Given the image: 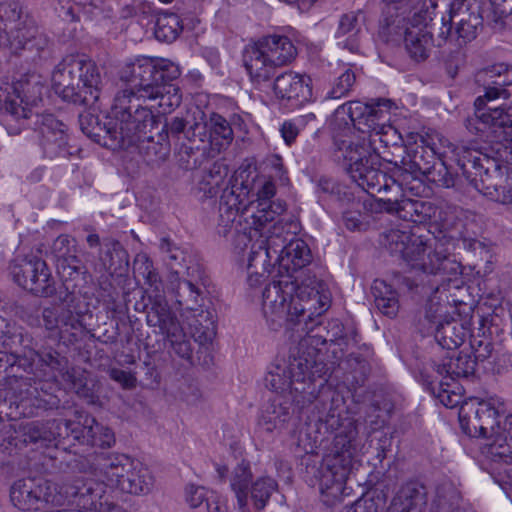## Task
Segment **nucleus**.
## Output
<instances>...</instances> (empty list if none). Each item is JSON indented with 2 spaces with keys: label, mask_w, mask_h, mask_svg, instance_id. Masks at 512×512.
<instances>
[{
  "label": "nucleus",
  "mask_w": 512,
  "mask_h": 512,
  "mask_svg": "<svg viewBox=\"0 0 512 512\" xmlns=\"http://www.w3.org/2000/svg\"><path fill=\"white\" fill-rule=\"evenodd\" d=\"M130 471V479L124 484V492L129 494H147L153 486V476L149 469L139 461H135Z\"/></svg>",
  "instance_id": "nucleus-50"
},
{
  "label": "nucleus",
  "mask_w": 512,
  "mask_h": 512,
  "mask_svg": "<svg viewBox=\"0 0 512 512\" xmlns=\"http://www.w3.org/2000/svg\"><path fill=\"white\" fill-rule=\"evenodd\" d=\"M365 23V12L361 9L340 16L335 37L338 45L351 53L360 51V35Z\"/></svg>",
  "instance_id": "nucleus-32"
},
{
  "label": "nucleus",
  "mask_w": 512,
  "mask_h": 512,
  "mask_svg": "<svg viewBox=\"0 0 512 512\" xmlns=\"http://www.w3.org/2000/svg\"><path fill=\"white\" fill-rule=\"evenodd\" d=\"M401 285H405L409 290L413 287V283L408 278L400 275L394 277L393 284L376 279L371 287L375 307L389 318L395 317L399 311L400 305L396 286L400 288Z\"/></svg>",
  "instance_id": "nucleus-29"
},
{
  "label": "nucleus",
  "mask_w": 512,
  "mask_h": 512,
  "mask_svg": "<svg viewBox=\"0 0 512 512\" xmlns=\"http://www.w3.org/2000/svg\"><path fill=\"white\" fill-rule=\"evenodd\" d=\"M101 75L96 64L80 56L65 57L52 73V87L63 100L93 105L100 98Z\"/></svg>",
  "instance_id": "nucleus-8"
},
{
  "label": "nucleus",
  "mask_w": 512,
  "mask_h": 512,
  "mask_svg": "<svg viewBox=\"0 0 512 512\" xmlns=\"http://www.w3.org/2000/svg\"><path fill=\"white\" fill-rule=\"evenodd\" d=\"M180 74L174 62L144 56L122 68L120 80L127 87L115 94L111 106L113 143L116 147L130 150L139 137L160 125L152 110L144 106L141 100L157 101L164 114L180 106L182 93L174 83Z\"/></svg>",
  "instance_id": "nucleus-2"
},
{
  "label": "nucleus",
  "mask_w": 512,
  "mask_h": 512,
  "mask_svg": "<svg viewBox=\"0 0 512 512\" xmlns=\"http://www.w3.org/2000/svg\"><path fill=\"white\" fill-rule=\"evenodd\" d=\"M404 43L409 56L416 62L425 61L429 57L433 43L432 32L418 25L406 29Z\"/></svg>",
  "instance_id": "nucleus-39"
},
{
  "label": "nucleus",
  "mask_w": 512,
  "mask_h": 512,
  "mask_svg": "<svg viewBox=\"0 0 512 512\" xmlns=\"http://www.w3.org/2000/svg\"><path fill=\"white\" fill-rule=\"evenodd\" d=\"M447 158L448 157H440L433 164V167H431L423 174V177H425L429 182L436 184L438 187H453L455 185V178L447 166Z\"/></svg>",
  "instance_id": "nucleus-54"
},
{
  "label": "nucleus",
  "mask_w": 512,
  "mask_h": 512,
  "mask_svg": "<svg viewBox=\"0 0 512 512\" xmlns=\"http://www.w3.org/2000/svg\"><path fill=\"white\" fill-rule=\"evenodd\" d=\"M39 143L46 157L68 158L73 154L68 144L66 125L52 114H43L38 121Z\"/></svg>",
  "instance_id": "nucleus-21"
},
{
  "label": "nucleus",
  "mask_w": 512,
  "mask_h": 512,
  "mask_svg": "<svg viewBox=\"0 0 512 512\" xmlns=\"http://www.w3.org/2000/svg\"><path fill=\"white\" fill-rule=\"evenodd\" d=\"M48 482L42 478H26L16 481L10 491V499L15 507L23 511L38 510L50 500Z\"/></svg>",
  "instance_id": "nucleus-25"
},
{
  "label": "nucleus",
  "mask_w": 512,
  "mask_h": 512,
  "mask_svg": "<svg viewBox=\"0 0 512 512\" xmlns=\"http://www.w3.org/2000/svg\"><path fill=\"white\" fill-rule=\"evenodd\" d=\"M331 294L318 278H307L298 283L284 275L265 286L262 292V310L273 330L301 326L298 331L309 334L321 325V317L330 307Z\"/></svg>",
  "instance_id": "nucleus-4"
},
{
  "label": "nucleus",
  "mask_w": 512,
  "mask_h": 512,
  "mask_svg": "<svg viewBox=\"0 0 512 512\" xmlns=\"http://www.w3.org/2000/svg\"><path fill=\"white\" fill-rule=\"evenodd\" d=\"M283 233H280V240L277 243H281V246H276L278 253H272V258H275L278 263L279 273L285 272V277L290 280L298 279V283L301 280L307 278H317L315 275H310V269L307 267L312 263V252L308 244L302 239H291L287 244L286 238L283 237Z\"/></svg>",
  "instance_id": "nucleus-17"
},
{
  "label": "nucleus",
  "mask_w": 512,
  "mask_h": 512,
  "mask_svg": "<svg viewBox=\"0 0 512 512\" xmlns=\"http://www.w3.org/2000/svg\"><path fill=\"white\" fill-rule=\"evenodd\" d=\"M437 6V0H422L420 8L414 14L415 25L428 29V25L433 20Z\"/></svg>",
  "instance_id": "nucleus-63"
},
{
  "label": "nucleus",
  "mask_w": 512,
  "mask_h": 512,
  "mask_svg": "<svg viewBox=\"0 0 512 512\" xmlns=\"http://www.w3.org/2000/svg\"><path fill=\"white\" fill-rule=\"evenodd\" d=\"M432 389L433 393L445 407L454 408L460 403L461 396L458 393L450 390L449 380L441 378L438 383L437 390L435 387Z\"/></svg>",
  "instance_id": "nucleus-60"
},
{
  "label": "nucleus",
  "mask_w": 512,
  "mask_h": 512,
  "mask_svg": "<svg viewBox=\"0 0 512 512\" xmlns=\"http://www.w3.org/2000/svg\"><path fill=\"white\" fill-rule=\"evenodd\" d=\"M431 367L445 380L468 378L474 375L476 360H473L470 354L460 352L444 357L441 363L432 360Z\"/></svg>",
  "instance_id": "nucleus-34"
},
{
  "label": "nucleus",
  "mask_w": 512,
  "mask_h": 512,
  "mask_svg": "<svg viewBox=\"0 0 512 512\" xmlns=\"http://www.w3.org/2000/svg\"><path fill=\"white\" fill-rule=\"evenodd\" d=\"M307 344L304 338L297 354L270 366L265 385L277 395L262 409L259 426L270 433L290 419L292 404L299 411L311 407L310 417L319 431L335 433L331 452L324 458L321 485L339 492L358 455L356 421L348 415L344 397L327 383L326 365L316 358V350L300 351Z\"/></svg>",
  "instance_id": "nucleus-1"
},
{
  "label": "nucleus",
  "mask_w": 512,
  "mask_h": 512,
  "mask_svg": "<svg viewBox=\"0 0 512 512\" xmlns=\"http://www.w3.org/2000/svg\"><path fill=\"white\" fill-rule=\"evenodd\" d=\"M245 171L236 174L220 196V233L226 234L229 225H233L239 212L248 211L251 224L255 229H263L269 225L268 232L279 237L285 231L281 215L286 210L284 201L271 200L276 194V187L271 178L255 175L249 180L244 177Z\"/></svg>",
  "instance_id": "nucleus-5"
},
{
  "label": "nucleus",
  "mask_w": 512,
  "mask_h": 512,
  "mask_svg": "<svg viewBox=\"0 0 512 512\" xmlns=\"http://www.w3.org/2000/svg\"><path fill=\"white\" fill-rule=\"evenodd\" d=\"M84 10L92 19L97 21L113 17V7L111 3L105 0H91L84 7Z\"/></svg>",
  "instance_id": "nucleus-62"
},
{
  "label": "nucleus",
  "mask_w": 512,
  "mask_h": 512,
  "mask_svg": "<svg viewBox=\"0 0 512 512\" xmlns=\"http://www.w3.org/2000/svg\"><path fill=\"white\" fill-rule=\"evenodd\" d=\"M86 242L90 248L99 247L98 261L100 272L99 285L104 291L112 288L111 277L113 274H122L129 265V255L122 244L112 238L106 237L101 240L97 233H90L86 237Z\"/></svg>",
  "instance_id": "nucleus-16"
},
{
  "label": "nucleus",
  "mask_w": 512,
  "mask_h": 512,
  "mask_svg": "<svg viewBox=\"0 0 512 512\" xmlns=\"http://www.w3.org/2000/svg\"><path fill=\"white\" fill-rule=\"evenodd\" d=\"M474 82L479 89L478 92L482 91L483 94L475 99V114L465 120V127L470 133L480 135L491 143V139L488 137L490 125L485 123L481 116L487 115L488 102L510 97L507 87L512 85V66L506 63H496L479 69L474 75Z\"/></svg>",
  "instance_id": "nucleus-11"
},
{
  "label": "nucleus",
  "mask_w": 512,
  "mask_h": 512,
  "mask_svg": "<svg viewBox=\"0 0 512 512\" xmlns=\"http://www.w3.org/2000/svg\"><path fill=\"white\" fill-rule=\"evenodd\" d=\"M269 225H267L263 229H255L254 225L251 224V219L249 218L248 211L239 212V216L236 218L233 225H229L227 227L228 231L226 234L220 233V230H223L224 227H220V218L218 219L217 232L219 235L226 237L229 233H234L233 245L235 250L238 253H243L250 245V248L253 244L265 240L271 233L268 232Z\"/></svg>",
  "instance_id": "nucleus-30"
},
{
  "label": "nucleus",
  "mask_w": 512,
  "mask_h": 512,
  "mask_svg": "<svg viewBox=\"0 0 512 512\" xmlns=\"http://www.w3.org/2000/svg\"><path fill=\"white\" fill-rule=\"evenodd\" d=\"M483 453L493 462L512 464V414L505 418L502 431L491 437Z\"/></svg>",
  "instance_id": "nucleus-37"
},
{
  "label": "nucleus",
  "mask_w": 512,
  "mask_h": 512,
  "mask_svg": "<svg viewBox=\"0 0 512 512\" xmlns=\"http://www.w3.org/2000/svg\"><path fill=\"white\" fill-rule=\"evenodd\" d=\"M333 138L337 150L342 152L344 159L348 162L347 171L355 183H357L358 174L364 176L370 172V167L380 166V156L372 151L370 146L342 139L340 133Z\"/></svg>",
  "instance_id": "nucleus-23"
},
{
  "label": "nucleus",
  "mask_w": 512,
  "mask_h": 512,
  "mask_svg": "<svg viewBox=\"0 0 512 512\" xmlns=\"http://www.w3.org/2000/svg\"><path fill=\"white\" fill-rule=\"evenodd\" d=\"M375 210L396 214L405 221L422 223L431 218L433 207L430 202L406 198L401 193L376 199Z\"/></svg>",
  "instance_id": "nucleus-22"
},
{
  "label": "nucleus",
  "mask_w": 512,
  "mask_h": 512,
  "mask_svg": "<svg viewBox=\"0 0 512 512\" xmlns=\"http://www.w3.org/2000/svg\"><path fill=\"white\" fill-rule=\"evenodd\" d=\"M191 267H188V275L191 279H179L171 281L170 288L175 296L176 303L180 308L187 312L195 311V307L200 306L202 301V291L197 279L193 278V273H190ZM197 271L199 280H202L201 270L199 267L192 268V272Z\"/></svg>",
  "instance_id": "nucleus-33"
},
{
  "label": "nucleus",
  "mask_w": 512,
  "mask_h": 512,
  "mask_svg": "<svg viewBox=\"0 0 512 512\" xmlns=\"http://www.w3.org/2000/svg\"><path fill=\"white\" fill-rule=\"evenodd\" d=\"M130 149H135L143 160L152 167H159L170 155V142L165 127L149 130L147 134L139 137V141Z\"/></svg>",
  "instance_id": "nucleus-28"
},
{
  "label": "nucleus",
  "mask_w": 512,
  "mask_h": 512,
  "mask_svg": "<svg viewBox=\"0 0 512 512\" xmlns=\"http://www.w3.org/2000/svg\"><path fill=\"white\" fill-rule=\"evenodd\" d=\"M143 279L147 288L142 298V311L146 313L147 325L158 328L172 351L180 358L189 360L193 353L191 338L195 333L191 332L189 335L179 321L166 298L164 284L157 269L154 268Z\"/></svg>",
  "instance_id": "nucleus-7"
},
{
  "label": "nucleus",
  "mask_w": 512,
  "mask_h": 512,
  "mask_svg": "<svg viewBox=\"0 0 512 512\" xmlns=\"http://www.w3.org/2000/svg\"><path fill=\"white\" fill-rule=\"evenodd\" d=\"M438 141L440 142L441 146L447 150V157L457 162V165L466 177H471V159H473L475 155L477 156L479 151L466 146H455L445 138H439Z\"/></svg>",
  "instance_id": "nucleus-51"
},
{
  "label": "nucleus",
  "mask_w": 512,
  "mask_h": 512,
  "mask_svg": "<svg viewBox=\"0 0 512 512\" xmlns=\"http://www.w3.org/2000/svg\"><path fill=\"white\" fill-rule=\"evenodd\" d=\"M296 54V48L288 37L269 35L246 47L243 63L250 81L256 88L262 89L270 86L276 69L291 63Z\"/></svg>",
  "instance_id": "nucleus-9"
},
{
  "label": "nucleus",
  "mask_w": 512,
  "mask_h": 512,
  "mask_svg": "<svg viewBox=\"0 0 512 512\" xmlns=\"http://www.w3.org/2000/svg\"><path fill=\"white\" fill-rule=\"evenodd\" d=\"M501 413H504V403L500 398H471L459 411L461 429L471 437H486L494 432V427L498 424L497 418Z\"/></svg>",
  "instance_id": "nucleus-13"
},
{
  "label": "nucleus",
  "mask_w": 512,
  "mask_h": 512,
  "mask_svg": "<svg viewBox=\"0 0 512 512\" xmlns=\"http://www.w3.org/2000/svg\"><path fill=\"white\" fill-rule=\"evenodd\" d=\"M228 175V167L222 162H214L209 169L204 170L198 183V188L207 198L215 197Z\"/></svg>",
  "instance_id": "nucleus-49"
},
{
  "label": "nucleus",
  "mask_w": 512,
  "mask_h": 512,
  "mask_svg": "<svg viewBox=\"0 0 512 512\" xmlns=\"http://www.w3.org/2000/svg\"><path fill=\"white\" fill-rule=\"evenodd\" d=\"M440 157H447V150L440 143L437 146L434 141L430 143L422 139L421 144H416L407 150L401 162L403 170L416 179L433 167Z\"/></svg>",
  "instance_id": "nucleus-26"
},
{
  "label": "nucleus",
  "mask_w": 512,
  "mask_h": 512,
  "mask_svg": "<svg viewBox=\"0 0 512 512\" xmlns=\"http://www.w3.org/2000/svg\"><path fill=\"white\" fill-rule=\"evenodd\" d=\"M0 346L9 353L27 354L37 358L39 377L57 378L68 373V360L53 348L37 349L34 338L14 322L0 316ZM71 378V375H68Z\"/></svg>",
  "instance_id": "nucleus-10"
},
{
  "label": "nucleus",
  "mask_w": 512,
  "mask_h": 512,
  "mask_svg": "<svg viewBox=\"0 0 512 512\" xmlns=\"http://www.w3.org/2000/svg\"><path fill=\"white\" fill-rule=\"evenodd\" d=\"M379 167H370V172H367L364 176L358 174L357 185L370 193L376 191L378 193H390L391 196L401 194V184L394 178L387 176Z\"/></svg>",
  "instance_id": "nucleus-40"
},
{
  "label": "nucleus",
  "mask_w": 512,
  "mask_h": 512,
  "mask_svg": "<svg viewBox=\"0 0 512 512\" xmlns=\"http://www.w3.org/2000/svg\"><path fill=\"white\" fill-rule=\"evenodd\" d=\"M84 424L71 420L53 419L47 422L33 421L20 427L21 437L26 444H33L37 447L58 448L62 440L72 437L78 442L81 441Z\"/></svg>",
  "instance_id": "nucleus-14"
},
{
  "label": "nucleus",
  "mask_w": 512,
  "mask_h": 512,
  "mask_svg": "<svg viewBox=\"0 0 512 512\" xmlns=\"http://www.w3.org/2000/svg\"><path fill=\"white\" fill-rule=\"evenodd\" d=\"M496 181L483 179V193L512 210V169L508 166H496Z\"/></svg>",
  "instance_id": "nucleus-38"
},
{
  "label": "nucleus",
  "mask_w": 512,
  "mask_h": 512,
  "mask_svg": "<svg viewBox=\"0 0 512 512\" xmlns=\"http://www.w3.org/2000/svg\"><path fill=\"white\" fill-rule=\"evenodd\" d=\"M273 90L278 99L287 101L293 106H302L313 100L312 81L305 74L284 72L276 76Z\"/></svg>",
  "instance_id": "nucleus-24"
},
{
  "label": "nucleus",
  "mask_w": 512,
  "mask_h": 512,
  "mask_svg": "<svg viewBox=\"0 0 512 512\" xmlns=\"http://www.w3.org/2000/svg\"><path fill=\"white\" fill-rule=\"evenodd\" d=\"M379 167H370V172H367L364 176L358 174L357 185L370 193L376 191L378 193H390L391 196L401 194V184L394 178L387 176Z\"/></svg>",
  "instance_id": "nucleus-41"
},
{
  "label": "nucleus",
  "mask_w": 512,
  "mask_h": 512,
  "mask_svg": "<svg viewBox=\"0 0 512 512\" xmlns=\"http://www.w3.org/2000/svg\"><path fill=\"white\" fill-rule=\"evenodd\" d=\"M277 487V482L270 477H259L254 481L250 486L249 491L255 509L263 510Z\"/></svg>",
  "instance_id": "nucleus-52"
},
{
  "label": "nucleus",
  "mask_w": 512,
  "mask_h": 512,
  "mask_svg": "<svg viewBox=\"0 0 512 512\" xmlns=\"http://www.w3.org/2000/svg\"><path fill=\"white\" fill-rule=\"evenodd\" d=\"M373 109L369 104L352 101L339 106L334 113L333 131L334 135L340 133L342 139L351 140L354 130L362 133L380 134L382 127L373 117Z\"/></svg>",
  "instance_id": "nucleus-18"
},
{
  "label": "nucleus",
  "mask_w": 512,
  "mask_h": 512,
  "mask_svg": "<svg viewBox=\"0 0 512 512\" xmlns=\"http://www.w3.org/2000/svg\"><path fill=\"white\" fill-rule=\"evenodd\" d=\"M426 505V487L417 481H409L400 486L387 512H424Z\"/></svg>",
  "instance_id": "nucleus-31"
},
{
  "label": "nucleus",
  "mask_w": 512,
  "mask_h": 512,
  "mask_svg": "<svg viewBox=\"0 0 512 512\" xmlns=\"http://www.w3.org/2000/svg\"><path fill=\"white\" fill-rule=\"evenodd\" d=\"M14 281L35 296L51 297L56 294L55 280L47 263L36 257H26L11 268Z\"/></svg>",
  "instance_id": "nucleus-15"
},
{
  "label": "nucleus",
  "mask_w": 512,
  "mask_h": 512,
  "mask_svg": "<svg viewBox=\"0 0 512 512\" xmlns=\"http://www.w3.org/2000/svg\"><path fill=\"white\" fill-rule=\"evenodd\" d=\"M42 316L45 327L49 330L54 328H60L62 330L63 326L67 327L68 325H70L72 329H76L79 325L78 319H76L71 312H69L67 316L59 318L55 308H45Z\"/></svg>",
  "instance_id": "nucleus-59"
},
{
  "label": "nucleus",
  "mask_w": 512,
  "mask_h": 512,
  "mask_svg": "<svg viewBox=\"0 0 512 512\" xmlns=\"http://www.w3.org/2000/svg\"><path fill=\"white\" fill-rule=\"evenodd\" d=\"M242 124L243 121L239 116L233 117V123H230L220 114L212 113L206 126L210 130L211 140L216 142L217 145L226 146L233 140V127L241 129Z\"/></svg>",
  "instance_id": "nucleus-48"
},
{
  "label": "nucleus",
  "mask_w": 512,
  "mask_h": 512,
  "mask_svg": "<svg viewBox=\"0 0 512 512\" xmlns=\"http://www.w3.org/2000/svg\"><path fill=\"white\" fill-rule=\"evenodd\" d=\"M467 334L463 324L454 319H448L437 324L434 337L443 349L454 350L463 344Z\"/></svg>",
  "instance_id": "nucleus-45"
},
{
  "label": "nucleus",
  "mask_w": 512,
  "mask_h": 512,
  "mask_svg": "<svg viewBox=\"0 0 512 512\" xmlns=\"http://www.w3.org/2000/svg\"><path fill=\"white\" fill-rule=\"evenodd\" d=\"M52 252L57 259V267L63 277L71 278L73 274H80L82 267L76 256V240L69 235H59L52 244Z\"/></svg>",
  "instance_id": "nucleus-36"
},
{
  "label": "nucleus",
  "mask_w": 512,
  "mask_h": 512,
  "mask_svg": "<svg viewBox=\"0 0 512 512\" xmlns=\"http://www.w3.org/2000/svg\"><path fill=\"white\" fill-rule=\"evenodd\" d=\"M269 236L267 239L253 244L249 251L247 282L250 287H257L265 281V272H268L271 265L272 253L277 254L276 246H281V243H277V240H280L279 237Z\"/></svg>",
  "instance_id": "nucleus-27"
},
{
  "label": "nucleus",
  "mask_w": 512,
  "mask_h": 512,
  "mask_svg": "<svg viewBox=\"0 0 512 512\" xmlns=\"http://www.w3.org/2000/svg\"><path fill=\"white\" fill-rule=\"evenodd\" d=\"M130 459L131 458H129L128 456L118 453L101 452L99 454H96L93 458L91 465L95 475L101 479V481H98V483L103 484L104 487L106 488L105 480L110 475V472L123 463L129 465ZM78 479H83L84 481L91 480V478H86L84 476L76 477L71 482L65 483L61 489L65 490L67 485L74 483ZM92 481H94V479H92ZM95 482H97V480H95Z\"/></svg>",
  "instance_id": "nucleus-44"
},
{
  "label": "nucleus",
  "mask_w": 512,
  "mask_h": 512,
  "mask_svg": "<svg viewBox=\"0 0 512 512\" xmlns=\"http://www.w3.org/2000/svg\"><path fill=\"white\" fill-rule=\"evenodd\" d=\"M459 495L450 484L440 485L436 489L435 497L431 503L432 512H450L458 502Z\"/></svg>",
  "instance_id": "nucleus-55"
},
{
  "label": "nucleus",
  "mask_w": 512,
  "mask_h": 512,
  "mask_svg": "<svg viewBox=\"0 0 512 512\" xmlns=\"http://www.w3.org/2000/svg\"><path fill=\"white\" fill-rule=\"evenodd\" d=\"M187 325L194 329L195 332L205 334L206 330H209L213 324V315L210 311L204 310L201 305L195 307V311H189L184 314Z\"/></svg>",
  "instance_id": "nucleus-58"
},
{
  "label": "nucleus",
  "mask_w": 512,
  "mask_h": 512,
  "mask_svg": "<svg viewBox=\"0 0 512 512\" xmlns=\"http://www.w3.org/2000/svg\"><path fill=\"white\" fill-rule=\"evenodd\" d=\"M422 271L450 281L462 273V265L442 244H436L433 252L428 253V262L422 263Z\"/></svg>",
  "instance_id": "nucleus-35"
},
{
  "label": "nucleus",
  "mask_w": 512,
  "mask_h": 512,
  "mask_svg": "<svg viewBox=\"0 0 512 512\" xmlns=\"http://www.w3.org/2000/svg\"><path fill=\"white\" fill-rule=\"evenodd\" d=\"M0 25L7 35L8 63L20 76L0 88V123L18 135L31 115L29 105L41 94L35 70L50 56V41L18 1L0 3Z\"/></svg>",
  "instance_id": "nucleus-3"
},
{
  "label": "nucleus",
  "mask_w": 512,
  "mask_h": 512,
  "mask_svg": "<svg viewBox=\"0 0 512 512\" xmlns=\"http://www.w3.org/2000/svg\"><path fill=\"white\" fill-rule=\"evenodd\" d=\"M356 81L354 71L350 66H343L340 74L333 81L332 87L326 93L325 99H340L346 97Z\"/></svg>",
  "instance_id": "nucleus-53"
},
{
  "label": "nucleus",
  "mask_w": 512,
  "mask_h": 512,
  "mask_svg": "<svg viewBox=\"0 0 512 512\" xmlns=\"http://www.w3.org/2000/svg\"><path fill=\"white\" fill-rule=\"evenodd\" d=\"M179 19L175 14L165 15L157 20L155 37L159 41L172 42L179 34Z\"/></svg>",
  "instance_id": "nucleus-56"
},
{
  "label": "nucleus",
  "mask_w": 512,
  "mask_h": 512,
  "mask_svg": "<svg viewBox=\"0 0 512 512\" xmlns=\"http://www.w3.org/2000/svg\"><path fill=\"white\" fill-rule=\"evenodd\" d=\"M37 358L27 354L0 351V388L15 417H32L38 409L58 407L59 399L52 394L57 378H42L36 374Z\"/></svg>",
  "instance_id": "nucleus-6"
},
{
  "label": "nucleus",
  "mask_w": 512,
  "mask_h": 512,
  "mask_svg": "<svg viewBox=\"0 0 512 512\" xmlns=\"http://www.w3.org/2000/svg\"><path fill=\"white\" fill-rule=\"evenodd\" d=\"M81 436L80 443L93 447L110 448L115 443L114 432L92 417L85 418Z\"/></svg>",
  "instance_id": "nucleus-46"
},
{
  "label": "nucleus",
  "mask_w": 512,
  "mask_h": 512,
  "mask_svg": "<svg viewBox=\"0 0 512 512\" xmlns=\"http://www.w3.org/2000/svg\"><path fill=\"white\" fill-rule=\"evenodd\" d=\"M79 124L82 132L99 144L107 145L106 139L113 141V117L107 123H101L99 117L91 113L81 114Z\"/></svg>",
  "instance_id": "nucleus-47"
},
{
  "label": "nucleus",
  "mask_w": 512,
  "mask_h": 512,
  "mask_svg": "<svg viewBox=\"0 0 512 512\" xmlns=\"http://www.w3.org/2000/svg\"><path fill=\"white\" fill-rule=\"evenodd\" d=\"M482 19L472 10L469 0H452L446 16H442L441 25L435 38L438 47L450 44L462 48L477 36Z\"/></svg>",
  "instance_id": "nucleus-12"
},
{
  "label": "nucleus",
  "mask_w": 512,
  "mask_h": 512,
  "mask_svg": "<svg viewBox=\"0 0 512 512\" xmlns=\"http://www.w3.org/2000/svg\"><path fill=\"white\" fill-rule=\"evenodd\" d=\"M385 240L390 254L404 260L412 268L422 270V263L428 262L426 251L430 246L421 236L408 231L391 229L386 233Z\"/></svg>",
  "instance_id": "nucleus-20"
},
{
  "label": "nucleus",
  "mask_w": 512,
  "mask_h": 512,
  "mask_svg": "<svg viewBox=\"0 0 512 512\" xmlns=\"http://www.w3.org/2000/svg\"><path fill=\"white\" fill-rule=\"evenodd\" d=\"M487 115H482L483 121L489 123L493 150L498 160L512 165V102L498 107H487Z\"/></svg>",
  "instance_id": "nucleus-19"
},
{
  "label": "nucleus",
  "mask_w": 512,
  "mask_h": 512,
  "mask_svg": "<svg viewBox=\"0 0 512 512\" xmlns=\"http://www.w3.org/2000/svg\"><path fill=\"white\" fill-rule=\"evenodd\" d=\"M495 165L499 166L495 161H491L487 155L481 152L477 153L473 159H471L470 169L472 171L471 177L480 178L481 184L483 185V179H490V181H496V173H494Z\"/></svg>",
  "instance_id": "nucleus-57"
},
{
  "label": "nucleus",
  "mask_w": 512,
  "mask_h": 512,
  "mask_svg": "<svg viewBox=\"0 0 512 512\" xmlns=\"http://www.w3.org/2000/svg\"><path fill=\"white\" fill-rule=\"evenodd\" d=\"M379 167H370V172H367L364 176L358 174L357 185L370 193L376 191L378 193H390L391 196L401 194V184L394 178L387 176Z\"/></svg>",
  "instance_id": "nucleus-42"
},
{
  "label": "nucleus",
  "mask_w": 512,
  "mask_h": 512,
  "mask_svg": "<svg viewBox=\"0 0 512 512\" xmlns=\"http://www.w3.org/2000/svg\"><path fill=\"white\" fill-rule=\"evenodd\" d=\"M472 352H473V360L477 362H483L491 356L493 346L492 343L488 340H477L473 339L470 343Z\"/></svg>",
  "instance_id": "nucleus-64"
},
{
  "label": "nucleus",
  "mask_w": 512,
  "mask_h": 512,
  "mask_svg": "<svg viewBox=\"0 0 512 512\" xmlns=\"http://www.w3.org/2000/svg\"><path fill=\"white\" fill-rule=\"evenodd\" d=\"M253 474L250 462L242 460L234 467L230 476V488L235 494L241 512H246L248 506L249 488L252 485Z\"/></svg>",
  "instance_id": "nucleus-43"
},
{
  "label": "nucleus",
  "mask_w": 512,
  "mask_h": 512,
  "mask_svg": "<svg viewBox=\"0 0 512 512\" xmlns=\"http://www.w3.org/2000/svg\"><path fill=\"white\" fill-rule=\"evenodd\" d=\"M305 125V118L299 117L297 119L285 120L280 128V134L286 145L291 146L298 137L301 129Z\"/></svg>",
  "instance_id": "nucleus-61"
}]
</instances>
